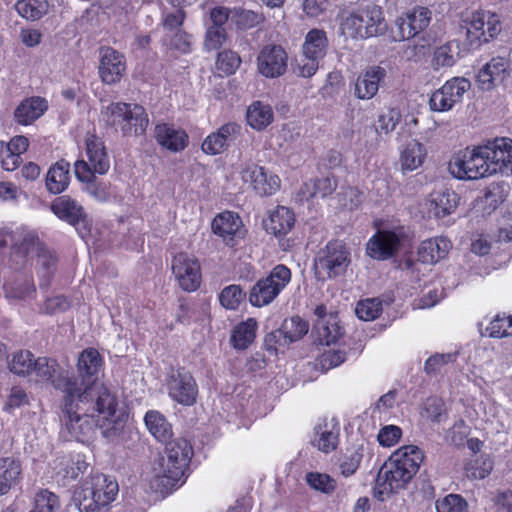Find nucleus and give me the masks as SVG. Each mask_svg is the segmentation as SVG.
Returning <instances> with one entry per match:
<instances>
[{"label": "nucleus", "mask_w": 512, "mask_h": 512, "mask_svg": "<svg viewBox=\"0 0 512 512\" xmlns=\"http://www.w3.org/2000/svg\"><path fill=\"white\" fill-rule=\"evenodd\" d=\"M470 88L471 82L467 78L452 77L430 95V110L441 113L451 111L463 101Z\"/></svg>", "instance_id": "nucleus-13"}, {"label": "nucleus", "mask_w": 512, "mask_h": 512, "mask_svg": "<svg viewBox=\"0 0 512 512\" xmlns=\"http://www.w3.org/2000/svg\"><path fill=\"white\" fill-rule=\"evenodd\" d=\"M172 272L183 290L191 292L200 286L201 269L194 256L186 253L176 255L172 261Z\"/></svg>", "instance_id": "nucleus-18"}, {"label": "nucleus", "mask_w": 512, "mask_h": 512, "mask_svg": "<svg viewBox=\"0 0 512 512\" xmlns=\"http://www.w3.org/2000/svg\"><path fill=\"white\" fill-rule=\"evenodd\" d=\"M85 145L90 171L93 174H106L110 168V162L103 141L95 135H87Z\"/></svg>", "instance_id": "nucleus-30"}, {"label": "nucleus", "mask_w": 512, "mask_h": 512, "mask_svg": "<svg viewBox=\"0 0 512 512\" xmlns=\"http://www.w3.org/2000/svg\"><path fill=\"white\" fill-rule=\"evenodd\" d=\"M170 397L183 405H192L196 401L198 389L193 376L184 370L173 373L168 381Z\"/></svg>", "instance_id": "nucleus-22"}, {"label": "nucleus", "mask_w": 512, "mask_h": 512, "mask_svg": "<svg viewBox=\"0 0 512 512\" xmlns=\"http://www.w3.org/2000/svg\"><path fill=\"white\" fill-rule=\"evenodd\" d=\"M305 481L311 489L323 494H331L337 487L336 480L333 477L317 471L306 473Z\"/></svg>", "instance_id": "nucleus-47"}, {"label": "nucleus", "mask_w": 512, "mask_h": 512, "mask_svg": "<svg viewBox=\"0 0 512 512\" xmlns=\"http://www.w3.org/2000/svg\"><path fill=\"white\" fill-rule=\"evenodd\" d=\"M482 145L455 153L448 164L451 176L458 180H479L491 176Z\"/></svg>", "instance_id": "nucleus-9"}, {"label": "nucleus", "mask_w": 512, "mask_h": 512, "mask_svg": "<svg viewBox=\"0 0 512 512\" xmlns=\"http://www.w3.org/2000/svg\"><path fill=\"white\" fill-rule=\"evenodd\" d=\"M423 460V451L415 445H405L394 451L377 475L375 489L379 497L383 500L384 495L405 488Z\"/></svg>", "instance_id": "nucleus-3"}, {"label": "nucleus", "mask_w": 512, "mask_h": 512, "mask_svg": "<svg viewBox=\"0 0 512 512\" xmlns=\"http://www.w3.org/2000/svg\"><path fill=\"white\" fill-rule=\"evenodd\" d=\"M511 320L506 315H496L485 329L491 338H503L512 335Z\"/></svg>", "instance_id": "nucleus-53"}, {"label": "nucleus", "mask_w": 512, "mask_h": 512, "mask_svg": "<svg viewBox=\"0 0 512 512\" xmlns=\"http://www.w3.org/2000/svg\"><path fill=\"white\" fill-rule=\"evenodd\" d=\"M295 217L292 210L284 206H278L269 213L268 219L264 222L268 233L275 236L286 235L294 226Z\"/></svg>", "instance_id": "nucleus-34"}, {"label": "nucleus", "mask_w": 512, "mask_h": 512, "mask_svg": "<svg viewBox=\"0 0 512 512\" xmlns=\"http://www.w3.org/2000/svg\"><path fill=\"white\" fill-rule=\"evenodd\" d=\"M55 389L63 394L64 428L70 439L84 442L93 433L94 425L110 440L123 429L125 410L116 393L105 384H85L75 378H61L55 382Z\"/></svg>", "instance_id": "nucleus-1"}, {"label": "nucleus", "mask_w": 512, "mask_h": 512, "mask_svg": "<svg viewBox=\"0 0 512 512\" xmlns=\"http://www.w3.org/2000/svg\"><path fill=\"white\" fill-rule=\"evenodd\" d=\"M427 158V149L424 144L413 139L408 141L400 150L399 164L403 173L412 172L420 168Z\"/></svg>", "instance_id": "nucleus-31"}, {"label": "nucleus", "mask_w": 512, "mask_h": 512, "mask_svg": "<svg viewBox=\"0 0 512 512\" xmlns=\"http://www.w3.org/2000/svg\"><path fill=\"white\" fill-rule=\"evenodd\" d=\"M70 307V301L62 295L49 297L45 300L42 311L46 314L64 312Z\"/></svg>", "instance_id": "nucleus-64"}, {"label": "nucleus", "mask_w": 512, "mask_h": 512, "mask_svg": "<svg viewBox=\"0 0 512 512\" xmlns=\"http://www.w3.org/2000/svg\"><path fill=\"white\" fill-rule=\"evenodd\" d=\"M241 64L240 56L231 50H225L218 54L216 68L224 75H231L236 72Z\"/></svg>", "instance_id": "nucleus-54"}, {"label": "nucleus", "mask_w": 512, "mask_h": 512, "mask_svg": "<svg viewBox=\"0 0 512 512\" xmlns=\"http://www.w3.org/2000/svg\"><path fill=\"white\" fill-rule=\"evenodd\" d=\"M363 452V445H358L352 450H347V452L343 455L339 464V469L340 473L344 477H349L357 471L363 459Z\"/></svg>", "instance_id": "nucleus-48"}, {"label": "nucleus", "mask_w": 512, "mask_h": 512, "mask_svg": "<svg viewBox=\"0 0 512 512\" xmlns=\"http://www.w3.org/2000/svg\"><path fill=\"white\" fill-rule=\"evenodd\" d=\"M145 426L149 433L159 442L166 443L171 439L173 432L171 424L160 412L150 410L144 417Z\"/></svg>", "instance_id": "nucleus-40"}, {"label": "nucleus", "mask_w": 512, "mask_h": 512, "mask_svg": "<svg viewBox=\"0 0 512 512\" xmlns=\"http://www.w3.org/2000/svg\"><path fill=\"white\" fill-rule=\"evenodd\" d=\"M241 127L236 123L223 124L217 131L209 134L203 141L201 149L205 154L217 155L239 135Z\"/></svg>", "instance_id": "nucleus-28"}, {"label": "nucleus", "mask_w": 512, "mask_h": 512, "mask_svg": "<svg viewBox=\"0 0 512 512\" xmlns=\"http://www.w3.org/2000/svg\"><path fill=\"white\" fill-rule=\"evenodd\" d=\"M226 40L225 30L221 27H208L205 38L207 50H217Z\"/></svg>", "instance_id": "nucleus-63"}, {"label": "nucleus", "mask_w": 512, "mask_h": 512, "mask_svg": "<svg viewBox=\"0 0 512 512\" xmlns=\"http://www.w3.org/2000/svg\"><path fill=\"white\" fill-rule=\"evenodd\" d=\"M126 70L124 56L113 48H102L100 52L99 76L106 84H115Z\"/></svg>", "instance_id": "nucleus-23"}, {"label": "nucleus", "mask_w": 512, "mask_h": 512, "mask_svg": "<svg viewBox=\"0 0 512 512\" xmlns=\"http://www.w3.org/2000/svg\"><path fill=\"white\" fill-rule=\"evenodd\" d=\"M103 367V358L95 348H86L84 349L78 356L77 360V370L79 372V376L70 375L67 370L68 376L71 378L77 379L80 383L85 382V384H101L95 380H92L93 377H96Z\"/></svg>", "instance_id": "nucleus-25"}, {"label": "nucleus", "mask_w": 512, "mask_h": 512, "mask_svg": "<svg viewBox=\"0 0 512 512\" xmlns=\"http://www.w3.org/2000/svg\"><path fill=\"white\" fill-rule=\"evenodd\" d=\"M287 62L288 55L282 46L268 44L260 50L257 56V69L266 78H276L285 73Z\"/></svg>", "instance_id": "nucleus-19"}, {"label": "nucleus", "mask_w": 512, "mask_h": 512, "mask_svg": "<svg viewBox=\"0 0 512 512\" xmlns=\"http://www.w3.org/2000/svg\"><path fill=\"white\" fill-rule=\"evenodd\" d=\"M119 486L114 477L97 473L86 478L74 492L80 512H96L116 499Z\"/></svg>", "instance_id": "nucleus-6"}, {"label": "nucleus", "mask_w": 512, "mask_h": 512, "mask_svg": "<svg viewBox=\"0 0 512 512\" xmlns=\"http://www.w3.org/2000/svg\"><path fill=\"white\" fill-rule=\"evenodd\" d=\"M509 60L504 57H493L478 71L476 82L483 91H491L502 84L510 75Z\"/></svg>", "instance_id": "nucleus-20"}, {"label": "nucleus", "mask_w": 512, "mask_h": 512, "mask_svg": "<svg viewBox=\"0 0 512 512\" xmlns=\"http://www.w3.org/2000/svg\"><path fill=\"white\" fill-rule=\"evenodd\" d=\"M291 271L284 265L275 266L264 278L252 287L249 301L252 306L262 307L270 304L289 284Z\"/></svg>", "instance_id": "nucleus-12"}, {"label": "nucleus", "mask_w": 512, "mask_h": 512, "mask_svg": "<svg viewBox=\"0 0 512 512\" xmlns=\"http://www.w3.org/2000/svg\"><path fill=\"white\" fill-rule=\"evenodd\" d=\"M28 403L29 399L26 392L20 387H13L5 402L4 410L10 413Z\"/></svg>", "instance_id": "nucleus-61"}, {"label": "nucleus", "mask_w": 512, "mask_h": 512, "mask_svg": "<svg viewBox=\"0 0 512 512\" xmlns=\"http://www.w3.org/2000/svg\"><path fill=\"white\" fill-rule=\"evenodd\" d=\"M451 249V242L445 237L424 240L418 248V259L422 263L433 264L443 259Z\"/></svg>", "instance_id": "nucleus-33"}, {"label": "nucleus", "mask_w": 512, "mask_h": 512, "mask_svg": "<svg viewBox=\"0 0 512 512\" xmlns=\"http://www.w3.org/2000/svg\"><path fill=\"white\" fill-rule=\"evenodd\" d=\"M14 8L20 17L34 22L47 14L49 4L47 0H18Z\"/></svg>", "instance_id": "nucleus-43"}, {"label": "nucleus", "mask_w": 512, "mask_h": 512, "mask_svg": "<svg viewBox=\"0 0 512 512\" xmlns=\"http://www.w3.org/2000/svg\"><path fill=\"white\" fill-rule=\"evenodd\" d=\"M257 321L254 318L239 323L233 330L231 340L235 348L246 349L255 339Z\"/></svg>", "instance_id": "nucleus-44"}, {"label": "nucleus", "mask_w": 512, "mask_h": 512, "mask_svg": "<svg viewBox=\"0 0 512 512\" xmlns=\"http://www.w3.org/2000/svg\"><path fill=\"white\" fill-rule=\"evenodd\" d=\"M212 230L231 247L236 245L238 240L245 236V229L241 218L236 213L230 211L222 212L213 219Z\"/></svg>", "instance_id": "nucleus-21"}, {"label": "nucleus", "mask_w": 512, "mask_h": 512, "mask_svg": "<svg viewBox=\"0 0 512 512\" xmlns=\"http://www.w3.org/2000/svg\"><path fill=\"white\" fill-rule=\"evenodd\" d=\"M246 119L252 129L261 131L273 122L274 113L269 104L254 101L247 108Z\"/></svg>", "instance_id": "nucleus-39"}, {"label": "nucleus", "mask_w": 512, "mask_h": 512, "mask_svg": "<svg viewBox=\"0 0 512 512\" xmlns=\"http://www.w3.org/2000/svg\"><path fill=\"white\" fill-rule=\"evenodd\" d=\"M493 469V462L489 456H480L467 466L468 476L474 479H484Z\"/></svg>", "instance_id": "nucleus-56"}, {"label": "nucleus", "mask_w": 512, "mask_h": 512, "mask_svg": "<svg viewBox=\"0 0 512 512\" xmlns=\"http://www.w3.org/2000/svg\"><path fill=\"white\" fill-rule=\"evenodd\" d=\"M51 210L59 219L71 225L78 224L85 216L82 205L69 196L55 199L51 205Z\"/></svg>", "instance_id": "nucleus-36"}, {"label": "nucleus", "mask_w": 512, "mask_h": 512, "mask_svg": "<svg viewBox=\"0 0 512 512\" xmlns=\"http://www.w3.org/2000/svg\"><path fill=\"white\" fill-rule=\"evenodd\" d=\"M351 261L350 250L341 241H330L321 248L315 259L320 277L334 278L345 273Z\"/></svg>", "instance_id": "nucleus-11"}, {"label": "nucleus", "mask_w": 512, "mask_h": 512, "mask_svg": "<svg viewBox=\"0 0 512 512\" xmlns=\"http://www.w3.org/2000/svg\"><path fill=\"white\" fill-rule=\"evenodd\" d=\"M459 203V196L453 190L443 189L432 192L427 199L428 212L436 218L452 214Z\"/></svg>", "instance_id": "nucleus-29"}, {"label": "nucleus", "mask_w": 512, "mask_h": 512, "mask_svg": "<svg viewBox=\"0 0 512 512\" xmlns=\"http://www.w3.org/2000/svg\"><path fill=\"white\" fill-rule=\"evenodd\" d=\"M386 30L384 13L377 5H366L344 11L339 19V32L346 39L365 40Z\"/></svg>", "instance_id": "nucleus-5"}, {"label": "nucleus", "mask_w": 512, "mask_h": 512, "mask_svg": "<svg viewBox=\"0 0 512 512\" xmlns=\"http://www.w3.org/2000/svg\"><path fill=\"white\" fill-rule=\"evenodd\" d=\"M339 440V427L333 420H324L314 428L312 444L318 450L329 453L337 448Z\"/></svg>", "instance_id": "nucleus-32"}, {"label": "nucleus", "mask_w": 512, "mask_h": 512, "mask_svg": "<svg viewBox=\"0 0 512 512\" xmlns=\"http://www.w3.org/2000/svg\"><path fill=\"white\" fill-rule=\"evenodd\" d=\"M401 120V113L398 109L392 108L379 115L377 120V131L389 134L394 131Z\"/></svg>", "instance_id": "nucleus-58"}, {"label": "nucleus", "mask_w": 512, "mask_h": 512, "mask_svg": "<svg viewBox=\"0 0 512 512\" xmlns=\"http://www.w3.org/2000/svg\"><path fill=\"white\" fill-rule=\"evenodd\" d=\"M154 137L162 148L174 153L183 151L189 143V137L185 130L168 123L157 124L154 129Z\"/></svg>", "instance_id": "nucleus-27"}, {"label": "nucleus", "mask_w": 512, "mask_h": 512, "mask_svg": "<svg viewBox=\"0 0 512 512\" xmlns=\"http://www.w3.org/2000/svg\"><path fill=\"white\" fill-rule=\"evenodd\" d=\"M403 237L400 228L378 230L367 242V254L377 260L389 259L399 250Z\"/></svg>", "instance_id": "nucleus-17"}, {"label": "nucleus", "mask_w": 512, "mask_h": 512, "mask_svg": "<svg viewBox=\"0 0 512 512\" xmlns=\"http://www.w3.org/2000/svg\"><path fill=\"white\" fill-rule=\"evenodd\" d=\"M402 436V430L396 425H386L382 427L377 435L378 442L383 447H392L396 445Z\"/></svg>", "instance_id": "nucleus-60"}, {"label": "nucleus", "mask_w": 512, "mask_h": 512, "mask_svg": "<svg viewBox=\"0 0 512 512\" xmlns=\"http://www.w3.org/2000/svg\"><path fill=\"white\" fill-rule=\"evenodd\" d=\"M346 360V354L342 350H327L322 353L319 359L321 367L329 370L341 365Z\"/></svg>", "instance_id": "nucleus-62"}, {"label": "nucleus", "mask_w": 512, "mask_h": 512, "mask_svg": "<svg viewBox=\"0 0 512 512\" xmlns=\"http://www.w3.org/2000/svg\"><path fill=\"white\" fill-rule=\"evenodd\" d=\"M435 507L437 512H467L468 504L466 500L458 494H448L443 498L436 500Z\"/></svg>", "instance_id": "nucleus-50"}, {"label": "nucleus", "mask_w": 512, "mask_h": 512, "mask_svg": "<svg viewBox=\"0 0 512 512\" xmlns=\"http://www.w3.org/2000/svg\"><path fill=\"white\" fill-rule=\"evenodd\" d=\"M13 241L11 260L16 266L28 263L38 266L40 285H47L55 269V257L38 241L33 231L18 230L14 233H0V246Z\"/></svg>", "instance_id": "nucleus-4"}, {"label": "nucleus", "mask_w": 512, "mask_h": 512, "mask_svg": "<svg viewBox=\"0 0 512 512\" xmlns=\"http://www.w3.org/2000/svg\"><path fill=\"white\" fill-rule=\"evenodd\" d=\"M386 77V70L381 66H370L362 71L354 85V95L360 100L372 99L379 90V84Z\"/></svg>", "instance_id": "nucleus-26"}, {"label": "nucleus", "mask_w": 512, "mask_h": 512, "mask_svg": "<svg viewBox=\"0 0 512 512\" xmlns=\"http://www.w3.org/2000/svg\"><path fill=\"white\" fill-rule=\"evenodd\" d=\"M466 42L472 49L479 48L501 32L499 16L489 10H475L463 19Z\"/></svg>", "instance_id": "nucleus-10"}, {"label": "nucleus", "mask_w": 512, "mask_h": 512, "mask_svg": "<svg viewBox=\"0 0 512 512\" xmlns=\"http://www.w3.org/2000/svg\"><path fill=\"white\" fill-rule=\"evenodd\" d=\"M246 294L239 285H229L225 287L220 295L219 300L223 307L229 310H236L244 301Z\"/></svg>", "instance_id": "nucleus-49"}, {"label": "nucleus", "mask_w": 512, "mask_h": 512, "mask_svg": "<svg viewBox=\"0 0 512 512\" xmlns=\"http://www.w3.org/2000/svg\"><path fill=\"white\" fill-rule=\"evenodd\" d=\"M432 11L424 6H416L407 12L398 16L394 21L391 35L394 41L409 40L422 31L430 24Z\"/></svg>", "instance_id": "nucleus-14"}, {"label": "nucleus", "mask_w": 512, "mask_h": 512, "mask_svg": "<svg viewBox=\"0 0 512 512\" xmlns=\"http://www.w3.org/2000/svg\"><path fill=\"white\" fill-rule=\"evenodd\" d=\"M5 295L9 299L26 300L34 296L36 290L30 278H16L4 284Z\"/></svg>", "instance_id": "nucleus-45"}, {"label": "nucleus", "mask_w": 512, "mask_h": 512, "mask_svg": "<svg viewBox=\"0 0 512 512\" xmlns=\"http://www.w3.org/2000/svg\"><path fill=\"white\" fill-rule=\"evenodd\" d=\"M491 175L512 174V140L496 138L482 145Z\"/></svg>", "instance_id": "nucleus-16"}, {"label": "nucleus", "mask_w": 512, "mask_h": 512, "mask_svg": "<svg viewBox=\"0 0 512 512\" xmlns=\"http://www.w3.org/2000/svg\"><path fill=\"white\" fill-rule=\"evenodd\" d=\"M165 445V456L154 464L148 478L151 488L160 493H169L184 484L193 456L192 446L185 438L169 439Z\"/></svg>", "instance_id": "nucleus-2"}, {"label": "nucleus", "mask_w": 512, "mask_h": 512, "mask_svg": "<svg viewBox=\"0 0 512 512\" xmlns=\"http://www.w3.org/2000/svg\"><path fill=\"white\" fill-rule=\"evenodd\" d=\"M282 329L285 338L293 342L301 339L305 334H307L309 325L300 317L294 316L284 321Z\"/></svg>", "instance_id": "nucleus-51"}, {"label": "nucleus", "mask_w": 512, "mask_h": 512, "mask_svg": "<svg viewBox=\"0 0 512 512\" xmlns=\"http://www.w3.org/2000/svg\"><path fill=\"white\" fill-rule=\"evenodd\" d=\"M313 333L317 341L322 345H330L336 342L342 335L337 315L330 314L317 318Z\"/></svg>", "instance_id": "nucleus-35"}, {"label": "nucleus", "mask_w": 512, "mask_h": 512, "mask_svg": "<svg viewBox=\"0 0 512 512\" xmlns=\"http://www.w3.org/2000/svg\"><path fill=\"white\" fill-rule=\"evenodd\" d=\"M365 199V192L358 187L349 186L339 193V202L350 210L358 208Z\"/></svg>", "instance_id": "nucleus-57"}, {"label": "nucleus", "mask_w": 512, "mask_h": 512, "mask_svg": "<svg viewBox=\"0 0 512 512\" xmlns=\"http://www.w3.org/2000/svg\"><path fill=\"white\" fill-rule=\"evenodd\" d=\"M458 57L457 46L447 42L437 47L432 55L431 66L434 70L449 68L455 65Z\"/></svg>", "instance_id": "nucleus-46"}, {"label": "nucleus", "mask_w": 512, "mask_h": 512, "mask_svg": "<svg viewBox=\"0 0 512 512\" xmlns=\"http://www.w3.org/2000/svg\"><path fill=\"white\" fill-rule=\"evenodd\" d=\"M327 46L326 33L320 29H312L305 36L302 53L305 57L321 60L326 54Z\"/></svg>", "instance_id": "nucleus-42"}, {"label": "nucleus", "mask_w": 512, "mask_h": 512, "mask_svg": "<svg viewBox=\"0 0 512 512\" xmlns=\"http://www.w3.org/2000/svg\"><path fill=\"white\" fill-rule=\"evenodd\" d=\"M455 359V353L432 355L425 362V371L428 374H436L443 371L445 367L450 363H453Z\"/></svg>", "instance_id": "nucleus-59"}, {"label": "nucleus", "mask_w": 512, "mask_h": 512, "mask_svg": "<svg viewBox=\"0 0 512 512\" xmlns=\"http://www.w3.org/2000/svg\"><path fill=\"white\" fill-rule=\"evenodd\" d=\"M74 173L76 178L85 183L84 191L97 202H107L111 198L109 185L104 182H96L89 165L84 160H77L74 163Z\"/></svg>", "instance_id": "nucleus-24"}, {"label": "nucleus", "mask_w": 512, "mask_h": 512, "mask_svg": "<svg viewBox=\"0 0 512 512\" xmlns=\"http://www.w3.org/2000/svg\"><path fill=\"white\" fill-rule=\"evenodd\" d=\"M382 311V302L378 298H368L358 302L355 312L359 319L372 321Z\"/></svg>", "instance_id": "nucleus-52"}, {"label": "nucleus", "mask_w": 512, "mask_h": 512, "mask_svg": "<svg viewBox=\"0 0 512 512\" xmlns=\"http://www.w3.org/2000/svg\"><path fill=\"white\" fill-rule=\"evenodd\" d=\"M46 109L47 103L43 98H27L16 107L14 119L18 124L27 126L41 117Z\"/></svg>", "instance_id": "nucleus-37"}, {"label": "nucleus", "mask_w": 512, "mask_h": 512, "mask_svg": "<svg viewBox=\"0 0 512 512\" xmlns=\"http://www.w3.org/2000/svg\"><path fill=\"white\" fill-rule=\"evenodd\" d=\"M101 117L107 125L119 129L125 136L143 135L149 124L145 109L137 104L110 103L101 110Z\"/></svg>", "instance_id": "nucleus-7"}, {"label": "nucleus", "mask_w": 512, "mask_h": 512, "mask_svg": "<svg viewBox=\"0 0 512 512\" xmlns=\"http://www.w3.org/2000/svg\"><path fill=\"white\" fill-rule=\"evenodd\" d=\"M70 182V164L60 160L50 167L46 175V187L49 192L59 194L63 192Z\"/></svg>", "instance_id": "nucleus-38"}, {"label": "nucleus", "mask_w": 512, "mask_h": 512, "mask_svg": "<svg viewBox=\"0 0 512 512\" xmlns=\"http://www.w3.org/2000/svg\"><path fill=\"white\" fill-rule=\"evenodd\" d=\"M21 472L22 468L18 460L12 457L0 458V496L16 485Z\"/></svg>", "instance_id": "nucleus-41"}, {"label": "nucleus", "mask_w": 512, "mask_h": 512, "mask_svg": "<svg viewBox=\"0 0 512 512\" xmlns=\"http://www.w3.org/2000/svg\"><path fill=\"white\" fill-rule=\"evenodd\" d=\"M9 368L14 374L34 376L38 381L50 382L54 387L57 380L70 378L55 360L46 357L35 358L28 350L13 353Z\"/></svg>", "instance_id": "nucleus-8"}, {"label": "nucleus", "mask_w": 512, "mask_h": 512, "mask_svg": "<svg viewBox=\"0 0 512 512\" xmlns=\"http://www.w3.org/2000/svg\"><path fill=\"white\" fill-rule=\"evenodd\" d=\"M245 184H249L260 196H271L281 188L280 177L254 163L243 165L239 171Z\"/></svg>", "instance_id": "nucleus-15"}, {"label": "nucleus", "mask_w": 512, "mask_h": 512, "mask_svg": "<svg viewBox=\"0 0 512 512\" xmlns=\"http://www.w3.org/2000/svg\"><path fill=\"white\" fill-rule=\"evenodd\" d=\"M445 411V404L442 399L430 397L424 402L421 415L432 422H440L445 416Z\"/></svg>", "instance_id": "nucleus-55"}]
</instances>
